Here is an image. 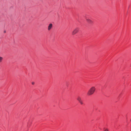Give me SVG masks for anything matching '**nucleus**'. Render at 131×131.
<instances>
[{"label": "nucleus", "mask_w": 131, "mask_h": 131, "mask_svg": "<svg viewBox=\"0 0 131 131\" xmlns=\"http://www.w3.org/2000/svg\"><path fill=\"white\" fill-rule=\"evenodd\" d=\"M95 88L94 86H92L88 91L87 94L88 95H91L93 94L95 90Z\"/></svg>", "instance_id": "f257e3e1"}, {"label": "nucleus", "mask_w": 131, "mask_h": 131, "mask_svg": "<svg viewBox=\"0 0 131 131\" xmlns=\"http://www.w3.org/2000/svg\"><path fill=\"white\" fill-rule=\"evenodd\" d=\"M77 100L81 105L83 104V101L82 100L80 96H78L77 98Z\"/></svg>", "instance_id": "f03ea898"}, {"label": "nucleus", "mask_w": 131, "mask_h": 131, "mask_svg": "<svg viewBox=\"0 0 131 131\" xmlns=\"http://www.w3.org/2000/svg\"><path fill=\"white\" fill-rule=\"evenodd\" d=\"M79 30V29L78 28H76L72 32V35H74L77 33Z\"/></svg>", "instance_id": "7ed1b4c3"}, {"label": "nucleus", "mask_w": 131, "mask_h": 131, "mask_svg": "<svg viewBox=\"0 0 131 131\" xmlns=\"http://www.w3.org/2000/svg\"><path fill=\"white\" fill-rule=\"evenodd\" d=\"M87 22L89 24H91L93 23V21L90 19L86 17L85 18Z\"/></svg>", "instance_id": "20e7f679"}, {"label": "nucleus", "mask_w": 131, "mask_h": 131, "mask_svg": "<svg viewBox=\"0 0 131 131\" xmlns=\"http://www.w3.org/2000/svg\"><path fill=\"white\" fill-rule=\"evenodd\" d=\"M52 27V24L50 23L49 24L48 26V31L50 30Z\"/></svg>", "instance_id": "39448f33"}, {"label": "nucleus", "mask_w": 131, "mask_h": 131, "mask_svg": "<svg viewBox=\"0 0 131 131\" xmlns=\"http://www.w3.org/2000/svg\"><path fill=\"white\" fill-rule=\"evenodd\" d=\"M3 59V58L2 57H0V63L2 62Z\"/></svg>", "instance_id": "423d86ee"}, {"label": "nucleus", "mask_w": 131, "mask_h": 131, "mask_svg": "<svg viewBox=\"0 0 131 131\" xmlns=\"http://www.w3.org/2000/svg\"><path fill=\"white\" fill-rule=\"evenodd\" d=\"M104 131H108V129H107L106 128V129H104Z\"/></svg>", "instance_id": "0eeeda50"}, {"label": "nucleus", "mask_w": 131, "mask_h": 131, "mask_svg": "<svg viewBox=\"0 0 131 131\" xmlns=\"http://www.w3.org/2000/svg\"><path fill=\"white\" fill-rule=\"evenodd\" d=\"M35 84V83L34 82H33L32 83V85H34V84Z\"/></svg>", "instance_id": "6e6552de"}, {"label": "nucleus", "mask_w": 131, "mask_h": 131, "mask_svg": "<svg viewBox=\"0 0 131 131\" xmlns=\"http://www.w3.org/2000/svg\"><path fill=\"white\" fill-rule=\"evenodd\" d=\"M4 33H5L6 32V31L5 30H4Z\"/></svg>", "instance_id": "1a4fd4ad"}, {"label": "nucleus", "mask_w": 131, "mask_h": 131, "mask_svg": "<svg viewBox=\"0 0 131 131\" xmlns=\"http://www.w3.org/2000/svg\"><path fill=\"white\" fill-rule=\"evenodd\" d=\"M130 122H131V119H130Z\"/></svg>", "instance_id": "9d476101"}]
</instances>
